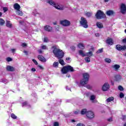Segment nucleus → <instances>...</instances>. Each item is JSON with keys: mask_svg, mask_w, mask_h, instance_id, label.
Returning <instances> with one entry per match:
<instances>
[{"mask_svg": "<svg viewBox=\"0 0 126 126\" xmlns=\"http://www.w3.org/2000/svg\"><path fill=\"white\" fill-rule=\"evenodd\" d=\"M27 46V44L26 43H22V47H26Z\"/></svg>", "mask_w": 126, "mask_h": 126, "instance_id": "3c124183", "label": "nucleus"}, {"mask_svg": "<svg viewBox=\"0 0 126 126\" xmlns=\"http://www.w3.org/2000/svg\"><path fill=\"white\" fill-rule=\"evenodd\" d=\"M86 88H87L88 89H92V86H91L90 85H87L86 86Z\"/></svg>", "mask_w": 126, "mask_h": 126, "instance_id": "e433bc0d", "label": "nucleus"}, {"mask_svg": "<svg viewBox=\"0 0 126 126\" xmlns=\"http://www.w3.org/2000/svg\"><path fill=\"white\" fill-rule=\"evenodd\" d=\"M41 49H42V50H47L48 48L46 45H42L41 46Z\"/></svg>", "mask_w": 126, "mask_h": 126, "instance_id": "58836bf2", "label": "nucleus"}, {"mask_svg": "<svg viewBox=\"0 0 126 126\" xmlns=\"http://www.w3.org/2000/svg\"><path fill=\"white\" fill-rule=\"evenodd\" d=\"M85 15H86L87 16V17H90V16H91V15H92V13L87 12V13H86Z\"/></svg>", "mask_w": 126, "mask_h": 126, "instance_id": "c9c22d12", "label": "nucleus"}, {"mask_svg": "<svg viewBox=\"0 0 126 126\" xmlns=\"http://www.w3.org/2000/svg\"><path fill=\"white\" fill-rule=\"evenodd\" d=\"M116 50L118 51H126V45L122 46L120 44H118L116 46Z\"/></svg>", "mask_w": 126, "mask_h": 126, "instance_id": "1a4fd4ad", "label": "nucleus"}, {"mask_svg": "<svg viewBox=\"0 0 126 126\" xmlns=\"http://www.w3.org/2000/svg\"><path fill=\"white\" fill-rule=\"evenodd\" d=\"M45 31H48V32H51L53 30V28L50 26H45L44 28Z\"/></svg>", "mask_w": 126, "mask_h": 126, "instance_id": "2eb2a0df", "label": "nucleus"}, {"mask_svg": "<svg viewBox=\"0 0 126 126\" xmlns=\"http://www.w3.org/2000/svg\"><path fill=\"white\" fill-rule=\"evenodd\" d=\"M78 47L79 48V49H81V50L84 49L85 46L84 44L82 43H80L78 44Z\"/></svg>", "mask_w": 126, "mask_h": 126, "instance_id": "4be33fe9", "label": "nucleus"}, {"mask_svg": "<svg viewBox=\"0 0 126 126\" xmlns=\"http://www.w3.org/2000/svg\"><path fill=\"white\" fill-rule=\"evenodd\" d=\"M6 69L8 71H13L14 68L10 65H8L7 66Z\"/></svg>", "mask_w": 126, "mask_h": 126, "instance_id": "aec40b11", "label": "nucleus"}, {"mask_svg": "<svg viewBox=\"0 0 126 126\" xmlns=\"http://www.w3.org/2000/svg\"><path fill=\"white\" fill-rule=\"evenodd\" d=\"M59 63H60V64H61L62 65H64V61L62 59H59Z\"/></svg>", "mask_w": 126, "mask_h": 126, "instance_id": "c756f323", "label": "nucleus"}, {"mask_svg": "<svg viewBox=\"0 0 126 126\" xmlns=\"http://www.w3.org/2000/svg\"><path fill=\"white\" fill-rule=\"evenodd\" d=\"M53 48L54 49L53 52L55 57H56V58H58V60H60V59H63V56H64L63 51L61 50L59 47H57L56 46H53Z\"/></svg>", "mask_w": 126, "mask_h": 126, "instance_id": "f257e3e1", "label": "nucleus"}, {"mask_svg": "<svg viewBox=\"0 0 126 126\" xmlns=\"http://www.w3.org/2000/svg\"><path fill=\"white\" fill-rule=\"evenodd\" d=\"M33 15H36V13H34V12H32Z\"/></svg>", "mask_w": 126, "mask_h": 126, "instance_id": "774afa93", "label": "nucleus"}, {"mask_svg": "<svg viewBox=\"0 0 126 126\" xmlns=\"http://www.w3.org/2000/svg\"><path fill=\"white\" fill-rule=\"evenodd\" d=\"M87 113V109H83L81 111V115H85Z\"/></svg>", "mask_w": 126, "mask_h": 126, "instance_id": "7c9ffc66", "label": "nucleus"}, {"mask_svg": "<svg viewBox=\"0 0 126 126\" xmlns=\"http://www.w3.org/2000/svg\"><path fill=\"white\" fill-rule=\"evenodd\" d=\"M66 60L67 61H69V60H70V58L68 57V58H66Z\"/></svg>", "mask_w": 126, "mask_h": 126, "instance_id": "0e129e2a", "label": "nucleus"}, {"mask_svg": "<svg viewBox=\"0 0 126 126\" xmlns=\"http://www.w3.org/2000/svg\"><path fill=\"white\" fill-rule=\"evenodd\" d=\"M95 37H99V36H100V35L98 33H95Z\"/></svg>", "mask_w": 126, "mask_h": 126, "instance_id": "5fc2aeb1", "label": "nucleus"}, {"mask_svg": "<svg viewBox=\"0 0 126 126\" xmlns=\"http://www.w3.org/2000/svg\"><path fill=\"white\" fill-rule=\"evenodd\" d=\"M19 23H20V24H22V23H23V22L20 21L19 22Z\"/></svg>", "mask_w": 126, "mask_h": 126, "instance_id": "338daca9", "label": "nucleus"}, {"mask_svg": "<svg viewBox=\"0 0 126 126\" xmlns=\"http://www.w3.org/2000/svg\"><path fill=\"white\" fill-rule=\"evenodd\" d=\"M79 54L80 56H81L82 57H85L86 56V54L83 50H79Z\"/></svg>", "mask_w": 126, "mask_h": 126, "instance_id": "b1692460", "label": "nucleus"}, {"mask_svg": "<svg viewBox=\"0 0 126 126\" xmlns=\"http://www.w3.org/2000/svg\"><path fill=\"white\" fill-rule=\"evenodd\" d=\"M106 14L109 16H110V15H113V14H114V11L111 10H108L106 12Z\"/></svg>", "mask_w": 126, "mask_h": 126, "instance_id": "5701e85b", "label": "nucleus"}, {"mask_svg": "<svg viewBox=\"0 0 126 126\" xmlns=\"http://www.w3.org/2000/svg\"><path fill=\"white\" fill-rule=\"evenodd\" d=\"M24 53L25 54V55H26L27 56V55H28V53L27 52V51H24Z\"/></svg>", "mask_w": 126, "mask_h": 126, "instance_id": "bf43d9fd", "label": "nucleus"}, {"mask_svg": "<svg viewBox=\"0 0 126 126\" xmlns=\"http://www.w3.org/2000/svg\"><path fill=\"white\" fill-rule=\"evenodd\" d=\"M114 77L116 81H120L122 79V76L120 75H116Z\"/></svg>", "mask_w": 126, "mask_h": 126, "instance_id": "f3484780", "label": "nucleus"}, {"mask_svg": "<svg viewBox=\"0 0 126 126\" xmlns=\"http://www.w3.org/2000/svg\"><path fill=\"white\" fill-rule=\"evenodd\" d=\"M90 75L88 73H84L83 74V79L80 81V84L82 86H85L88 83Z\"/></svg>", "mask_w": 126, "mask_h": 126, "instance_id": "f03ea898", "label": "nucleus"}, {"mask_svg": "<svg viewBox=\"0 0 126 126\" xmlns=\"http://www.w3.org/2000/svg\"><path fill=\"white\" fill-rule=\"evenodd\" d=\"M106 44L108 45H110V46H112V45H113L114 41H113V39L111 38H108L106 40Z\"/></svg>", "mask_w": 126, "mask_h": 126, "instance_id": "ddd939ff", "label": "nucleus"}, {"mask_svg": "<svg viewBox=\"0 0 126 126\" xmlns=\"http://www.w3.org/2000/svg\"><path fill=\"white\" fill-rule=\"evenodd\" d=\"M118 89H119V90H120V91H123L124 90V88H123V87H122V86H119L118 87Z\"/></svg>", "mask_w": 126, "mask_h": 126, "instance_id": "4c0bfd02", "label": "nucleus"}, {"mask_svg": "<svg viewBox=\"0 0 126 126\" xmlns=\"http://www.w3.org/2000/svg\"><path fill=\"white\" fill-rule=\"evenodd\" d=\"M110 89V85L108 83H105L102 87V91H108Z\"/></svg>", "mask_w": 126, "mask_h": 126, "instance_id": "9d476101", "label": "nucleus"}, {"mask_svg": "<svg viewBox=\"0 0 126 126\" xmlns=\"http://www.w3.org/2000/svg\"><path fill=\"white\" fill-rule=\"evenodd\" d=\"M4 23H5L4 20L3 19L0 18V25L2 26Z\"/></svg>", "mask_w": 126, "mask_h": 126, "instance_id": "2f4dec72", "label": "nucleus"}, {"mask_svg": "<svg viewBox=\"0 0 126 126\" xmlns=\"http://www.w3.org/2000/svg\"><path fill=\"white\" fill-rule=\"evenodd\" d=\"M48 41H49V39H48V38L47 37L44 38V42H48Z\"/></svg>", "mask_w": 126, "mask_h": 126, "instance_id": "de8ad7c7", "label": "nucleus"}, {"mask_svg": "<svg viewBox=\"0 0 126 126\" xmlns=\"http://www.w3.org/2000/svg\"><path fill=\"white\" fill-rule=\"evenodd\" d=\"M53 67H55V68H57L59 67V62H54L53 64Z\"/></svg>", "mask_w": 126, "mask_h": 126, "instance_id": "cd10ccee", "label": "nucleus"}, {"mask_svg": "<svg viewBox=\"0 0 126 126\" xmlns=\"http://www.w3.org/2000/svg\"><path fill=\"white\" fill-rule=\"evenodd\" d=\"M85 61L86 63H90V57H87L85 58Z\"/></svg>", "mask_w": 126, "mask_h": 126, "instance_id": "72a5a7b5", "label": "nucleus"}, {"mask_svg": "<svg viewBox=\"0 0 126 126\" xmlns=\"http://www.w3.org/2000/svg\"><path fill=\"white\" fill-rule=\"evenodd\" d=\"M81 25L84 27V28H88V24L87 23V20L85 18L81 17V21L80 22Z\"/></svg>", "mask_w": 126, "mask_h": 126, "instance_id": "423d86ee", "label": "nucleus"}, {"mask_svg": "<svg viewBox=\"0 0 126 126\" xmlns=\"http://www.w3.org/2000/svg\"><path fill=\"white\" fill-rule=\"evenodd\" d=\"M77 126H85V125L82 123H80L77 125Z\"/></svg>", "mask_w": 126, "mask_h": 126, "instance_id": "37998d69", "label": "nucleus"}, {"mask_svg": "<svg viewBox=\"0 0 126 126\" xmlns=\"http://www.w3.org/2000/svg\"><path fill=\"white\" fill-rule=\"evenodd\" d=\"M96 26L98 27V28H99L100 29L103 28V24L100 22H97L96 23Z\"/></svg>", "mask_w": 126, "mask_h": 126, "instance_id": "bb28decb", "label": "nucleus"}, {"mask_svg": "<svg viewBox=\"0 0 126 126\" xmlns=\"http://www.w3.org/2000/svg\"><path fill=\"white\" fill-rule=\"evenodd\" d=\"M62 73L65 74L67 73L68 71H71V72L74 71L73 67L70 65L64 66L61 70Z\"/></svg>", "mask_w": 126, "mask_h": 126, "instance_id": "20e7f679", "label": "nucleus"}, {"mask_svg": "<svg viewBox=\"0 0 126 126\" xmlns=\"http://www.w3.org/2000/svg\"><path fill=\"white\" fill-rule=\"evenodd\" d=\"M92 56H93V52L91 51L86 53V56L88 57L89 58L92 57Z\"/></svg>", "mask_w": 126, "mask_h": 126, "instance_id": "412c9836", "label": "nucleus"}, {"mask_svg": "<svg viewBox=\"0 0 126 126\" xmlns=\"http://www.w3.org/2000/svg\"><path fill=\"white\" fill-rule=\"evenodd\" d=\"M95 95H92L91 96L90 100L91 101H92L93 103H95L96 102Z\"/></svg>", "mask_w": 126, "mask_h": 126, "instance_id": "a878e982", "label": "nucleus"}, {"mask_svg": "<svg viewBox=\"0 0 126 126\" xmlns=\"http://www.w3.org/2000/svg\"><path fill=\"white\" fill-rule=\"evenodd\" d=\"M38 53H39V54H42V50H38Z\"/></svg>", "mask_w": 126, "mask_h": 126, "instance_id": "680f3d73", "label": "nucleus"}, {"mask_svg": "<svg viewBox=\"0 0 126 126\" xmlns=\"http://www.w3.org/2000/svg\"><path fill=\"white\" fill-rule=\"evenodd\" d=\"M112 101H114V98L113 97H109L106 99L107 103H110V102H112Z\"/></svg>", "mask_w": 126, "mask_h": 126, "instance_id": "c85d7f7f", "label": "nucleus"}, {"mask_svg": "<svg viewBox=\"0 0 126 126\" xmlns=\"http://www.w3.org/2000/svg\"><path fill=\"white\" fill-rule=\"evenodd\" d=\"M104 61L105 62L107 63H110L112 62V60L109 58H105Z\"/></svg>", "mask_w": 126, "mask_h": 126, "instance_id": "473e14b6", "label": "nucleus"}, {"mask_svg": "<svg viewBox=\"0 0 126 126\" xmlns=\"http://www.w3.org/2000/svg\"><path fill=\"white\" fill-rule=\"evenodd\" d=\"M13 7L16 10H19L20 9L21 7H20V5H19L18 3H16L14 4Z\"/></svg>", "mask_w": 126, "mask_h": 126, "instance_id": "dca6fc26", "label": "nucleus"}, {"mask_svg": "<svg viewBox=\"0 0 126 126\" xmlns=\"http://www.w3.org/2000/svg\"><path fill=\"white\" fill-rule=\"evenodd\" d=\"M110 0H104V2H108Z\"/></svg>", "mask_w": 126, "mask_h": 126, "instance_id": "69168bd1", "label": "nucleus"}, {"mask_svg": "<svg viewBox=\"0 0 126 126\" xmlns=\"http://www.w3.org/2000/svg\"><path fill=\"white\" fill-rule=\"evenodd\" d=\"M15 51H16V50L14 49H11V52H12V53H15Z\"/></svg>", "mask_w": 126, "mask_h": 126, "instance_id": "13d9d810", "label": "nucleus"}, {"mask_svg": "<svg viewBox=\"0 0 126 126\" xmlns=\"http://www.w3.org/2000/svg\"><path fill=\"white\" fill-rule=\"evenodd\" d=\"M123 43L126 44V37L122 40Z\"/></svg>", "mask_w": 126, "mask_h": 126, "instance_id": "09e8293b", "label": "nucleus"}, {"mask_svg": "<svg viewBox=\"0 0 126 126\" xmlns=\"http://www.w3.org/2000/svg\"><path fill=\"white\" fill-rule=\"evenodd\" d=\"M95 17L97 19H102L106 17V15H105V13H104L102 11L98 10L96 12Z\"/></svg>", "mask_w": 126, "mask_h": 126, "instance_id": "39448f33", "label": "nucleus"}, {"mask_svg": "<svg viewBox=\"0 0 126 126\" xmlns=\"http://www.w3.org/2000/svg\"><path fill=\"white\" fill-rule=\"evenodd\" d=\"M71 123H75L76 121H75L74 120H71Z\"/></svg>", "mask_w": 126, "mask_h": 126, "instance_id": "e2e57ef3", "label": "nucleus"}, {"mask_svg": "<svg viewBox=\"0 0 126 126\" xmlns=\"http://www.w3.org/2000/svg\"><path fill=\"white\" fill-rule=\"evenodd\" d=\"M22 107H27L28 108H29V107H30V104H28L27 102L25 101L22 103Z\"/></svg>", "mask_w": 126, "mask_h": 126, "instance_id": "393cba45", "label": "nucleus"}, {"mask_svg": "<svg viewBox=\"0 0 126 126\" xmlns=\"http://www.w3.org/2000/svg\"><path fill=\"white\" fill-rule=\"evenodd\" d=\"M3 83H5V84L6 83H7V80H3Z\"/></svg>", "mask_w": 126, "mask_h": 126, "instance_id": "052dcab7", "label": "nucleus"}, {"mask_svg": "<svg viewBox=\"0 0 126 126\" xmlns=\"http://www.w3.org/2000/svg\"><path fill=\"white\" fill-rule=\"evenodd\" d=\"M107 121H108V122H112V121H113V118H110L109 119H108L107 120Z\"/></svg>", "mask_w": 126, "mask_h": 126, "instance_id": "864d4df0", "label": "nucleus"}, {"mask_svg": "<svg viewBox=\"0 0 126 126\" xmlns=\"http://www.w3.org/2000/svg\"><path fill=\"white\" fill-rule=\"evenodd\" d=\"M123 120H126V115H124L123 116Z\"/></svg>", "mask_w": 126, "mask_h": 126, "instance_id": "4d7b16f0", "label": "nucleus"}, {"mask_svg": "<svg viewBox=\"0 0 126 126\" xmlns=\"http://www.w3.org/2000/svg\"><path fill=\"white\" fill-rule=\"evenodd\" d=\"M37 58L39 61H40V62H42V63H46V62H47V60H46L45 57H43V56L38 55Z\"/></svg>", "mask_w": 126, "mask_h": 126, "instance_id": "f8f14e48", "label": "nucleus"}, {"mask_svg": "<svg viewBox=\"0 0 126 126\" xmlns=\"http://www.w3.org/2000/svg\"><path fill=\"white\" fill-rule=\"evenodd\" d=\"M112 67L113 68V69L115 70V71H118L119 70V69L120 67H121V66L119 64H114L112 66Z\"/></svg>", "mask_w": 126, "mask_h": 126, "instance_id": "4468645a", "label": "nucleus"}, {"mask_svg": "<svg viewBox=\"0 0 126 126\" xmlns=\"http://www.w3.org/2000/svg\"><path fill=\"white\" fill-rule=\"evenodd\" d=\"M120 10L121 13L125 14L126 12V5L125 3H122L120 6Z\"/></svg>", "mask_w": 126, "mask_h": 126, "instance_id": "6e6552de", "label": "nucleus"}, {"mask_svg": "<svg viewBox=\"0 0 126 126\" xmlns=\"http://www.w3.org/2000/svg\"><path fill=\"white\" fill-rule=\"evenodd\" d=\"M61 24L63 25V26H69L70 25V22L67 20H62L60 22Z\"/></svg>", "mask_w": 126, "mask_h": 126, "instance_id": "0eeeda50", "label": "nucleus"}, {"mask_svg": "<svg viewBox=\"0 0 126 126\" xmlns=\"http://www.w3.org/2000/svg\"><path fill=\"white\" fill-rule=\"evenodd\" d=\"M59 122H56L54 123V126H59Z\"/></svg>", "mask_w": 126, "mask_h": 126, "instance_id": "49530a36", "label": "nucleus"}, {"mask_svg": "<svg viewBox=\"0 0 126 126\" xmlns=\"http://www.w3.org/2000/svg\"><path fill=\"white\" fill-rule=\"evenodd\" d=\"M33 63L35 64L36 65L38 64V62H37V61L35 60L34 59L32 60Z\"/></svg>", "mask_w": 126, "mask_h": 126, "instance_id": "c03bdc74", "label": "nucleus"}, {"mask_svg": "<svg viewBox=\"0 0 126 126\" xmlns=\"http://www.w3.org/2000/svg\"><path fill=\"white\" fill-rule=\"evenodd\" d=\"M6 27H8V28H11L12 27V24L10 22V21H6Z\"/></svg>", "mask_w": 126, "mask_h": 126, "instance_id": "a211bd4d", "label": "nucleus"}, {"mask_svg": "<svg viewBox=\"0 0 126 126\" xmlns=\"http://www.w3.org/2000/svg\"><path fill=\"white\" fill-rule=\"evenodd\" d=\"M31 70L32 71H36V69L33 67V68H32Z\"/></svg>", "mask_w": 126, "mask_h": 126, "instance_id": "6e6d98bb", "label": "nucleus"}, {"mask_svg": "<svg viewBox=\"0 0 126 126\" xmlns=\"http://www.w3.org/2000/svg\"><path fill=\"white\" fill-rule=\"evenodd\" d=\"M3 12H6L8 10V8L7 7H3Z\"/></svg>", "mask_w": 126, "mask_h": 126, "instance_id": "a19ab883", "label": "nucleus"}, {"mask_svg": "<svg viewBox=\"0 0 126 126\" xmlns=\"http://www.w3.org/2000/svg\"><path fill=\"white\" fill-rule=\"evenodd\" d=\"M38 67H39V68H40V69H44V67H43V66H42L41 65H38Z\"/></svg>", "mask_w": 126, "mask_h": 126, "instance_id": "603ef678", "label": "nucleus"}, {"mask_svg": "<svg viewBox=\"0 0 126 126\" xmlns=\"http://www.w3.org/2000/svg\"><path fill=\"white\" fill-rule=\"evenodd\" d=\"M74 114L75 115H78V114H79V111H74Z\"/></svg>", "mask_w": 126, "mask_h": 126, "instance_id": "8fccbe9b", "label": "nucleus"}, {"mask_svg": "<svg viewBox=\"0 0 126 126\" xmlns=\"http://www.w3.org/2000/svg\"><path fill=\"white\" fill-rule=\"evenodd\" d=\"M102 52H103V49H102V48L99 49V50L97 51V54H99V53H102Z\"/></svg>", "mask_w": 126, "mask_h": 126, "instance_id": "79ce46f5", "label": "nucleus"}, {"mask_svg": "<svg viewBox=\"0 0 126 126\" xmlns=\"http://www.w3.org/2000/svg\"><path fill=\"white\" fill-rule=\"evenodd\" d=\"M120 98H124L125 97V94L123 93H121L120 94Z\"/></svg>", "mask_w": 126, "mask_h": 126, "instance_id": "ea45409f", "label": "nucleus"}, {"mask_svg": "<svg viewBox=\"0 0 126 126\" xmlns=\"http://www.w3.org/2000/svg\"><path fill=\"white\" fill-rule=\"evenodd\" d=\"M6 61H7V62H11V61H12V59L9 57H8L6 59Z\"/></svg>", "mask_w": 126, "mask_h": 126, "instance_id": "a18cd8bd", "label": "nucleus"}, {"mask_svg": "<svg viewBox=\"0 0 126 126\" xmlns=\"http://www.w3.org/2000/svg\"><path fill=\"white\" fill-rule=\"evenodd\" d=\"M47 3H49V4H50V5H52V6H54V7H55L56 9L63 10L64 8H63V5L55 3V2H54V1H53L52 0H47Z\"/></svg>", "mask_w": 126, "mask_h": 126, "instance_id": "7ed1b4c3", "label": "nucleus"}, {"mask_svg": "<svg viewBox=\"0 0 126 126\" xmlns=\"http://www.w3.org/2000/svg\"><path fill=\"white\" fill-rule=\"evenodd\" d=\"M12 119H14V120H16L17 119V116H16L14 114L12 113L11 115Z\"/></svg>", "mask_w": 126, "mask_h": 126, "instance_id": "f704fd0d", "label": "nucleus"}, {"mask_svg": "<svg viewBox=\"0 0 126 126\" xmlns=\"http://www.w3.org/2000/svg\"><path fill=\"white\" fill-rule=\"evenodd\" d=\"M16 13L17 15H19L20 16H22V15H23V12L20 10V9L16 10Z\"/></svg>", "mask_w": 126, "mask_h": 126, "instance_id": "6ab92c4d", "label": "nucleus"}, {"mask_svg": "<svg viewBox=\"0 0 126 126\" xmlns=\"http://www.w3.org/2000/svg\"><path fill=\"white\" fill-rule=\"evenodd\" d=\"M86 116L88 119H93L94 118V113L91 111H87Z\"/></svg>", "mask_w": 126, "mask_h": 126, "instance_id": "9b49d317", "label": "nucleus"}]
</instances>
